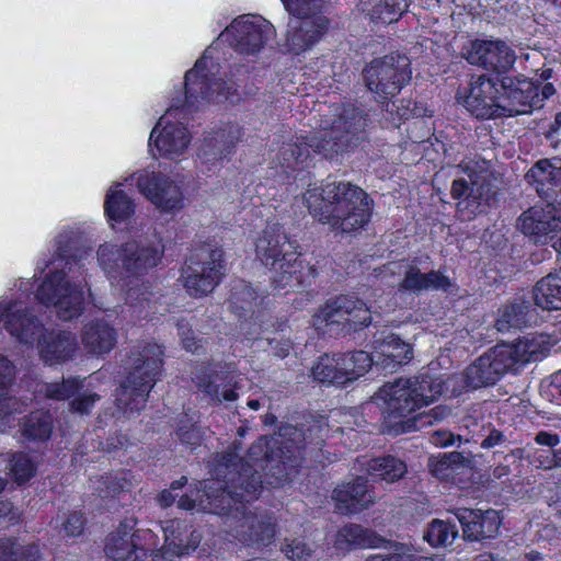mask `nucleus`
I'll use <instances>...</instances> for the list:
<instances>
[{
  "instance_id": "nucleus-1",
  "label": "nucleus",
  "mask_w": 561,
  "mask_h": 561,
  "mask_svg": "<svg viewBox=\"0 0 561 561\" xmlns=\"http://www.w3.org/2000/svg\"><path fill=\"white\" fill-rule=\"evenodd\" d=\"M209 54L207 49L186 72L184 102L173 100L150 133L149 146L153 145L162 158L180 160L188 149L192 137L184 123V110L222 102L233 94V83L224 79L220 66Z\"/></svg>"
},
{
  "instance_id": "nucleus-2",
  "label": "nucleus",
  "mask_w": 561,
  "mask_h": 561,
  "mask_svg": "<svg viewBox=\"0 0 561 561\" xmlns=\"http://www.w3.org/2000/svg\"><path fill=\"white\" fill-rule=\"evenodd\" d=\"M554 343L556 340L548 334L530 333L512 344L496 345L476 359L461 374H455L444 380V390L458 396L465 391L493 386L506 373L540 359Z\"/></svg>"
},
{
  "instance_id": "nucleus-3",
  "label": "nucleus",
  "mask_w": 561,
  "mask_h": 561,
  "mask_svg": "<svg viewBox=\"0 0 561 561\" xmlns=\"http://www.w3.org/2000/svg\"><path fill=\"white\" fill-rule=\"evenodd\" d=\"M250 470L242 466V473L239 474L241 481L233 491H227L219 481L205 482L203 490H196L190 494L181 496L179 507L183 510H194L209 512L214 514H227L237 518L236 537L247 541L270 540L274 534V525L270 520H259L255 516L241 512L243 501L249 502L257 497L262 490V481L257 473L248 474Z\"/></svg>"
},
{
  "instance_id": "nucleus-4",
  "label": "nucleus",
  "mask_w": 561,
  "mask_h": 561,
  "mask_svg": "<svg viewBox=\"0 0 561 561\" xmlns=\"http://www.w3.org/2000/svg\"><path fill=\"white\" fill-rule=\"evenodd\" d=\"M78 241V233L71 229L57 236V252L67 260L68 271H49L36 291L37 300L45 306H54L58 318L64 321L78 318L83 312L84 275L92 255L89 249L77 247Z\"/></svg>"
},
{
  "instance_id": "nucleus-5",
  "label": "nucleus",
  "mask_w": 561,
  "mask_h": 561,
  "mask_svg": "<svg viewBox=\"0 0 561 561\" xmlns=\"http://www.w3.org/2000/svg\"><path fill=\"white\" fill-rule=\"evenodd\" d=\"M333 118L321 121L322 130L318 136L310 138L309 144L298 141L283 142L272 156L275 167H279L284 173L296 170L309 157V147L314 151L332 157L351 148L365 131L367 126L366 115L354 105L334 106Z\"/></svg>"
},
{
  "instance_id": "nucleus-6",
  "label": "nucleus",
  "mask_w": 561,
  "mask_h": 561,
  "mask_svg": "<svg viewBox=\"0 0 561 561\" xmlns=\"http://www.w3.org/2000/svg\"><path fill=\"white\" fill-rule=\"evenodd\" d=\"M310 214L342 232H354L370 220L373 206L367 193L350 182L310 186L304 194Z\"/></svg>"
},
{
  "instance_id": "nucleus-7",
  "label": "nucleus",
  "mask_w": 561,
  "mask_h": 561,
  "mask_svg": "<svg viewBox=\"0 0 561 561\" xmlns=\"http://www.w3.org/2000/svg\"><path fill=\"white\" fill-rule=\"evenodd\" d=\"M163 347L157 343L137 344L130 352L128 376L115 393L117 409L130 415L145 407L147 397L163 369Z\"/></svg>"
},
{
  "instance_id": "nucleus-8",
  "label": "nucleus",
  "mask_w": 561,
  "mask_h": 561,
  "mask_svg": "<svg viewBox=\"0 0 561 561\" xmlns=\"http://www.w3.org/2000/svg\"><path fill=\"white\" fill-rule=\"evenodd\" d=\"M444 390L443 380L426 374L411 378H399L383 385L375 399L381 403L389 417H407L416 410L431 404Z\"/></svg>"
},
{
  "instance_id": "nucleus-9",
  "label": "nucleus",
  "mask_w": 561,
  "mask_h": 561,
  "mask_svg": "<svg viewBox=\"0 0 561 561\" xmlns=\"http://www.w3.org/2000/svg\"><path fill=\"white\" fill-rule=\"evenodd\" d=\"M255 254L265 266L274 270L278 287L300 284L302 262L279 226H270L261 232L255 241Z\"/></svg>"
},
{
  "instance_id": "nucleus-10",
  "label": "nucleus",
  "mask_w": 561,
  "mask_h": 561,
  "mask_svg": "<svg viewBox=\"0 0 561 561\" xmlns=\"http://www.w3.org/2000/svg\"><path fill=\"white\" fill-rule=\"evenodd\" d=\"M286 11L296 19L290 20L286 45L294 54L312 48L329 28L330 21L322 14L324 0H282Z\"/></svg>"
},
{
  "instance_id": "nucleus-11",
  "label": "nucleus",
  "mask_w": 561,
  "mask_h": 561,
  "mask_svg": "<svg viewBox=\"0 0 561 561\" xmlns=\"http://www.w3.org/2000/svg\"><path fill=\"white\" fill-rule=\"evenodd\" d=\"M466 176L453 182L451 194L460 199L457 210L462 219L470 220L482 213L490 195V162L484 159H469L460 164Z\"/></svg>"
},
{
  "instance_id": "nucleus-12",
  "label": "nucleus",
  "mask_w": 561,
  "mask_h": 561,
  "mask_svg": "<svg viewBox=\"0 0 561 561\" xmlns=\"http://www.w3.org/2000/svg\"><path fill=\"white\" fill-rule=\"evenodd\" d=\"M411 75L410 60L401 55L374 59L363 71L366 88L379 103L397 95L410 81Z\"/></svg>"
},
{
  "instance_id": "nucleus-13",
  "label": "nucleus",
  "mask_w": 561,
  "mask_h": 561,
  "mask_svg": "<svg viewBox=\"0 0 561 561\" xmlns=\"http://www.w3.org/2000/svg\"><path fill=\"white\" fill-rule=\"evenodd\" d=\"M158 537L150 529L134 531V524L122 523L113 531L105 546V553L112 561H151L160 556Z\"/></svg>"
},
{
  "instance_id": "nucleus-14",
  "label": "nucleus",
  "mask_w": 561,
  "mask_h": 561,
  "mask_svg": "<svg viewBox=\"0 0 561 561\" xmlns=\"http://www.w3.org/2000/svg\"><path fill=\"white\" fill-rule=\"evenodd\" d=\"M554 93L551 83L541 88L533 79L504 78L501 81L500 116L528 114L540 108L543 101Z\"/></svg>"
},
{
  "instance_id": "nucleus-15",
  "label": "nucleus",
  "mask_w": 561,
  "mask_h": 561,
  "mask_svg": "<svg viewBox=\"0 0 561 561\" xmlns=\"http://www.w3.org/2000/svg\"><path fill=\"white\" fill-rule=\"evenodd\" d=\"M274 33L273 24L262 16L241 15L221 32L220 38L241 54H255L264 47Z\"/></svg>"
},
{
  "instance_id": "nucleus-16",
  "label": "nucleus",
  "mask_w": 561,
  "mask_h": 561,
  "mask_svg": "<svg viewBox=\"0 0 561 561\" xmlns=\"http://www.w3.org/2000/svg\"><path fill=\"white\" fill-rule=\"evenodd\" d=\"M138 191L157 208L165 213L183 208V191L170 176L153 170H140L131 176Z\"/></svg>"
},
{
  "instance_id": "nucleus-17",
  "label": "nucleus",
  "mask_w": 561,
  "mask_h": 561,
  "mask_svg": "<svg viewBox=\"0 0 561 561\" xmlns=\"http://www.w3.org/2000/svg\"><path fill=\"white\" fill-rule=\"evenodd\" d=\"M224 272L222 253L213 250L197 260L191 257L182 270V280L191 296L201 297L213 291Z\"/></svg>"
},
{
  "instance_id": "nucleus-18",
  "label": "nucleus",
  "mask_w": 561,
  "mask_h": 561,
  "mask_svg": "<svg viewBox=\"0 0 561 561\" xmlns=\"http://www.w3.org/2000/svg\"><path fill=\"white\" fill-rule=\"evenodd\" d=\"M501 87L497 88L496 82L485 75L472 77L468 87L461 89L457 93V100L468 112L478 118L499 117Z\"/></svg>"
},
{
  "instance_id": "nucleus-19",
  "label": "nucleus",
  "mask_w": 561,
  "mask_h": 561,
  "mask_svg": "<svg viewBox=\"0 0 561 561\" xmlns=\"http://www.w3.org/2000/svg\"><path fill=\"white\" fill-rule=\"evenodd\" d=\"M0 328L20 343L33 345L43 324L20 300H0Z\"/></svg>"
},
{
  "instance_id": "nucleus-20",
  "label": "nucleus",
  "mask_w": 561,
  "mask_h": 561,
  "mask_svg": "<svg viewBox=\"0 0 561 561\" xmlns=\"http://www.w3.org/2000/svg\"><path fill=\"white\" fill-rule=\"evenodd\" d=\"M313 319L317 327L341 324L356 330L369 324L370 311L362 300L344 296L329 301Z\"/></svg>"
},
{
  "instance_id": "nucleus-21",
  "label": "nucleus",
  "mask_w": 561,
  "mask_h": 561,
  "mask_svg": "<svg viewBox=\"0 0 561 561\" xmlns=\"http://www.w3.org/2000/svg\"><path fill=\"white\" fill-rule=\"evenodd\" d=\"M163 251L157 236L128 241L123 245V270L131 275H142L161 262Z\"/></svg>"
},
{
  "instance_id": "nucleus-22",
  "label": "nucleus",
  "mask_w": 561,
  "mask_h": 561,
  "mask_svg": "<svg viewBox=\"0 0 561 561\" xmlns=\"http://www.w3.org/2000/svg\"><path fill=\"white\" fill-rule=\"evenodd\" d=\"M382 277L388 275L403 276L399 283L400 290H411L419 293L426 289L448 290L453 283L440 272L432 271L431 273L423 274L421 271L411 266L405 262H390L383 266L381 271Z\"/></svg>"
},
{
  "instance_id": "nucleus-23",
  "label": "nucleus",
  "mask_w": 561,
  "mask_h": 561,
  "mask_svg": "<svg viewBox=\"0 0 561 561\" xmlns=\"http://www.w3.org/2000/svg\"><path fill=\"white\" fill-rule=\"evenodd\" d=\"M472 65L497 73L508 71L516 60L515 51L503 41H474L467 53Z\"/></svg>"
},
{
  "instance_id": "nucleus-24",
  "label": "nucleus",
  "mask_w": 561,
  "mask_h": 561,
  "mask_svg": "<svg viewBox=\"0 0 561 561\" xmlns=\"http://www.w3.org/2000/svg\"><path fill=\"white\" fill-rule=\"evenodd\" d=\"M518 227L536 243H546L552 234L561 230V209L548 204L534 206L518 218Z\"/></svg>"
},
{
  "instance_id": "nucleus-25",
  "label": "nucleus",
  "mask_w": 561,
  "mask_h": 561,
  "mask_svg": "<svg viewBox=\"0 0 561 561\" xmlns=\"http://www.w3.org/2000/svg\"><path fill=\"white\" fill-rule=\"evenodd\" d=\"M457 518L462 525L463 537L471 541L494 537L502 523L495 510H460Z\"/></svg>"
},
{
  "instance_id": "nucleus-26",
  "label": "nucleus",
  "mask_w": 561,
  "mask_h": 561,
  "mask_svg": "<svg viewBox=\"0 0 561 561\" xmlns=\"http://www.w3.org/2000/svg\"><path fill=\"white\" fill-rule=\"evenodd\" d=\"M37 348L45 364H60L72 358L77 351V340L68 331H46L41 334Z\"/></svg>"
},
{
  "instance_id": "nucleus-27",
  "label": "nucleus",
  "mask_w": 561,
  "mask_h": 561,
  "mask_svg": "<svg viewBox=\"0 0 561 561\" xmlns=\"http://www.w3.org/2000/svg\"><path fill=\"white\" fill-rule=\"evenodd\" d=\"M333 500L336 511L343 515L357 513L374 502L367 481L363 477L335 488Z\"/></svg>"
},
{
  "instance_id": "nucleus-28",
  "label": "nucleus",
  "mask_w": 561,
  "mask_h": 561,
  "mask_svg": "<svg viewBox=\"0 0 561 561\" xmlns=\"http://www.w3.org/2000/svg\"><path fill=\"white\" fill-rule=\"evenodd\" d=\"M161 528L164 534V546L160 549V556L164 560L173 561L190 549H195L201 541V535L193 531L191 539L184 543L183 530L185 526L178 519L164 522Z\"/></svg>"
},
{
  "instance_id": "nucleus-29",
  "label": "nucleus",
  "mask_w": 561,
  "mask_h": 561,
  "mask_svg": "<svg viewBox=\"0 0 561 561\" xmlns=\"http://www.w3.org/2000/svg\"><path fill=\"white\" fill-rule=\"evenodd\" d=\"M371 355L374 363L385 369L393 370L397 366L410 360L412 348L410 344L391 334L376 346V351Z\"/></svg>"
},
{
  "instance_id": "nucleus-30",
  "label": "nucleus",
  "mask_w": 561,
  "mask_h": 561,
  "mask_svg": "<svg viewBox=\"0 0 561 561\" xmlns=\"http://www.w3.org/2000/svg\"><path fill=\"white\" fill-rule=\"evenodd\" d=\"M81 339L89 353L102 355L115 346L116 332L107 322L96 320L84 325Z\"/></svg>"
},
{
  "instance_id": "nucleus-31",
  "label": "nucleus",
  "mask_w": 561,
  "mask_h": 561,
  "mask_svg": "<svg viewBox=\"0 0 561 561\" xmlns=\"http://www.w3.org/2000/svg\"><path fill=\"white\" fill-rule=\"evenodd\" d=\"M385 539L359 525H346L341 528L334 545L339 550L347 551L354 548H380Z\"/></svg>"
},
{
  "instance_id": "nucleus-32",
  "label": "nucleus",
  "mask_w": 561,
  "mask_h": 561,
  "mask_svg": "<svg viewBox=\"0 0 561 561\" xmlns=\"http://www.w3.org/2000/svg\"><path fill=\"white\" fill-rule=\"evenodd\" d=\"M359 466L365 468L373 480L387 483L401 479L407 472L405 463L393 456L378 457L370 460L363 459L359 461Z\"/></svg>"
},
{
  "instance_id": "nucleus-33",
  "label": "nucleus",
  "mask_w": 561,
  "mask_h": 561,
  "mask_svg": "<svg viewBox=\"0 0 561 561\" xmlns=\"http://www.w3.org/2000/svg\"><path fill=\"white\" fill-rule=\"evenodd\" d=\"M534 299L542 309H561V268L541 278L535 286Z\"/></svg>"
},
{
  "instance_id": "nucleus-34",
  "label": "nucleus",
  "mask_w": 561,
  "mask_h": 561,
  "mask_svg": "<svg viewBox=\"0 0 561 561\" xmlns=\"http://www.w3.org/2000/svg\"><path fill=\"white\" fill-rule=\"evenodd\" d=\"M527 176L537 183L538 192L548 194L561 185V159L538 161Z\"/></svg>"
},
{
  "instance_id": "nucleus-35",
  "label": "nucleus",
  "mask_w": 561,
  "mask_h": 561,
  "mask_svg": "<svg viewBox=\"0 0 561 561\" xmlns=\"http://www.w3.org/2000/svg\"><path fill=\"white\" fill-rule=\"evenodd\" d=\"M121 183H114L107 191L104 202V210L112 221H124L128 219L135 210L133 201L118 190Z\"/></svg>"
},
{
  "instance_id": "nucleus-36",
  "label": "nucleus",
  "mask_w": 561,
  "mask_h": 561,
  "mask_svg": "<svg viewBox=\"0 0 561 561\" xmlns=\"http://www.w3.org/2000/svg\"><path fill=\"white\" fill-rule=\"evenodd\" d=\"M371 0H360L359 7L373 21L392 23L408 9L407 0H375L370 9Z\"/></svg>"
},
{
  "instance_id": "nucleus-37",
  "label": "nucleus",
  "mask_w": 561,
  "mask_h": 561,
  "mask_svg": "<svg viewBox=\"0 0 561 561\" xmlns=\"http://www.w3.org/2000/svg\"><path fill=\"white\" fill-rule=\"evenodd\" d=\"M340 371L343 375V383L354 381L363 376L370 368L374 363L373 355L364 351H357L347 354L336 355Z\"/></svg>"
},
{
  "instance_id": "nucleus-38",
  "label": "nucleus",
  "mask_w": 561,
  "mask_h": 561,
  "mask_svg": "<svg viewBox=\"0 0 561 561\" xmlns=\"http://www.w3.org/2000/svg\"><path fill=\"white\" fill-rule=\"evenodd\" d=\"M381 547L385 551L370 554L365 561H433L404 543L385 540Z\"/></svg>"
},
{
  "instance_id": "nucleus-39",
  "label": "nucleus",
  "mask_w": 561,
  "mask_h": 561,
  "mask_svg": "<svg viewBox=\"0 0 561 561\" xmlns=\"http://www.w3.org/2000/svg\"><path fill=\"white\" fill-rule=\"evenodd\" d=\"M38 549L16 539L0 538V561H37Z\"/></svg>"
},
{
  "instance_id": "nucleus-40",
  "label": "nucleus",
  "mask_w": 561,
  "mask_h": 561,
  "mask_svg": "<svg viewBox=\"0 0 561 561\" xmlns=\"http://www.w3.org/2000/svg\"><path fill=\"white\" fill-rule=\"evenodd\" d=\"M312 376L322 383L344 386L336 355H323L312 367Z\"/></svg>"
},
{
  "instance_id": "nucleus-41",
  "label": "nucleus",
  "mask_w": 561,
  "mask_h": 561,
  "mask_svg": "<svg viewBox=\"0 0 561 561\" xmlns=\"http://www.w3.org/2000/svg\"><path fill=\"white\" fill-rule=\"evenodd\" d=\"M458 535V529L455 524L450 522L434 519L424 538L433 547L448 546L451 545Z\"/></svg>"
},
{
  "instance_id": "nucleus-42",
  "label": "nucleus",
  "mask_w": 561,
  "mask_h": 561,
  "mask_svg": "<svg viewBox=\"0 0 561 561\" xmlns=\"http://www.w3.org/2000/svg\"><path fill=\"white\" fill-rule=\"evenodd\" d=\"M51 433V416L48 413H32L23 424V435L28 439H47Z\"/></svg>"
},
{
  "instance_id": "nucleus-43",
  "label": "nucleus",
  "mask_w": 561,
  "mask_h": 561,
  "mask_svg": "<svg viewBox=\"0 0 561 561\" xmlns=\"http://www.w3.org/2000/svg\"><path fill=\"white\" fill-rule=\"evenodd\" d=\"M527 322L526 307L523 304H512L500 311L495 325L497 331L505 332L510 329H520Z\"/></svg>"
},
{
  "instance_id": "nucleus-44",
  "label": "nucleus",
  "mask_w": 561,
  "mask_h": 561,
  "mask_svg": "<svg viewBox=\"0 0 561 561\" xmlns=\"http://www.w3.org/2000/svg\"><path fill=\"white\" fill-rule=\"evenodd\" d=\"M1 462H8L5 469H8L10 474L20 483L31 479L35 472L34 462L24 454L0 456V463Z\"/></svg>"
},
{
  "instance_id": "nucleus-45",
  "label": "nucleus",
  "mask_w": 561,
  "mask_h": 561,
  "mask_svg": "<svg viewBox=\"0 0 561 561\" xmlns=\"http://www.w3.org/2000/svg\"><path fill=\"white\" fill-rule=\"evenodd\" d=\"M80 387L81 381L78 378H68L61 382L43 383L38 392L47 399L66 400L77 393Z\"/></svg>"
},
{
  "instance_id": "nucleus-46",
  "label": "nucleus",
  "mask_w": 561,
  "mask_h": 561,
  "mask_svg": "<svg viewBox=\"0 0 561 561\" xmlns=\"http://www.w3.org/2000/svg\"><path fill=\"white\" fill-rule=\"evenodd\" d=\"M98 263L105 273H113L118 267L123 268V247L113 243H103L96 252Z\"/></svg>"
},
{
  "instance_id": "nucleus-47",
  "label": "nucleus",
  "mask_w": 561,
  "mask_h": 561,
  "mask_svg": "<svg viewBox=\"0 0 561 561\" xmlns=\"http://www.w3.org/2000/svg\"><path fill=\"white\" fill-rule=\"evenodd\" d=\"M194 380L198 389L205 392L210 398V400L215 402H230L238 399V393L234 392L232 389H226L224 391H220L219 386L216 385L214 380H210L209 378L199 377L198 375H196Z\"/></svg>"
},
{
  "instance_id": "nucleus-48",
  "label": "nucleus",
  "mask_w": 561,
  "mask_h": 561,
  "mask_svg": "<svg viewBox=\"0 0 561 561\" xmlns=\"http://www.w3.org/2000/svg\"><path fill=\"white\" fill-rule=\"evenodd\" d=\"M130 283L133 285L128 284L126 289V302L129 304L131 308H135V311L140 316L145 304L149 301L150 293L140 279L136 278Z\"/></svg>"
},
{
  "instance_id": "nucleus-49",
  "label": "nucleus",
  "mask_w": 561,
  "mask_h": 561,
  "mask_svg": "<svg viewBox=\"0 0 561 561\" xmlns=\"http://www.w3.org/2000/svg\"><path fill=\"white\" fill-rule=\"evenodd\" d=\"M531 458L537 468L552 469L561 467V450L536 449Z\"/></svg>"
},
{
  "instance_id": "nucleus-50",
  "label": "nucleus",
  "mask_w": 561,
  "mask_h": 561,
  "mask_svg": "<svg viewBox=\"0 0 561 561\" xmlns=\"http://www.w3.org/2000/svg\"><path fill=\"white\" fill-rule=\"evenodd\" d=\"M96 483L95 490L99 492V495L103 497L112 496L123 491L127 484L126 480L119 479L117 476L113 474L101 477Z\"/></svg>"
},
{
  "instance_id": "nucleus-51",
  "label": "nucleus",
  "mask_w": 561,
  "mask_h": 561,
  "mask_svg": "<svg viewBox=\"0 0 561 561\" xmlns=\"http://www.w3.org/2000/svg\"><path fill=\"white\" fill-rule=\"evenodd\" d=\"M282 550L288 559L294 561H304L312 552V549L301 539L286 540Z\"/></svg>"
},
{
  "instance_id": "nucleus-52",
  "label": "nucleus",
  "mask_w": 561,
  "mask_h": 561,
  "mask_svg": "<svg viewBox=\"0 0 561 561\" xmlns=\"http://www.w3.org/2000/svg\"><path fill=\"white\" fill-rule=\"evenodd\" d=\"M270 443H273V446L284 444L283 442L278 440L276 438H272L271 440H268L265 437L260 438L255 444H253L250 447L249 454H248V461L249 462H259L264 459L270 460L271 456L267 454Z\"/></svg>"
},
{
  "instance_id": "nucleus-53",
  "label": "nucleus",
  "mask_w": 561,
  "mask_h": 561,
  "mask_svg": "<svg viewBox=\"0 0 561 561\" xmlns=\"http://www.w3.org/2000/svg\"><path fill=\"white\" fill-rule=\"evenodd\" d=\"M14 376V364L7 356L0 354V398L7 394L9 387L13 383Z\"/></svg>"
},
{
  "instance_id": "nucleus-54",
  "label": "nucleus",
  "mask_w": 561,
  "mask_h": 561,
  "mask_svg": "<svg viewBox=\"0 0 561 561\" xmlns=\"http://www.w3.org/2000/svg\"><path fill=\"white\" fill-rule=\"evenodd\" d=\"M100 400V396L84 391L80 393L72 402L71 409L80 414H88L95 405V403Z\"/></svg>"
},
{
  "instance_id": "nucleus-55",
  "label": "nucleus",
  "mask_w": 561,
  "mask_h": 561,
  "mask_svg": "<svg viewBox=\"0 0 561 561\" xmlns=\"http://www.w3.org/2000/svg\"><path fill=\"white\" fill-rule=\"evenodd\" d=\"M84 519L79 513H71L65 523H62L64 531L67 536H79L83 530Z\"/></svg>"
},
{
  "instance_id": "nucleus-56",
  "label": "nucleus",
  "mask_w": 561,
  "mask_h": 561,
  "mask_svg": "<svg viewBox=\"0 0 561 561\" xmlns=\"http://www.w3.org/2000/svg\"><path fill=\"white\" fill-rule=\"evenodd\" d=\"M179 334L181 336L183 347L186 351L195 353L202 347V345L198 343V341H196L193 332L191 331V329L187 325L180 323L179 324Z\"/></svg>"
},
{
  "instance_id": "nucleus-57",
  "label": "nucleus",
  "mask_w": 561,
  "mask_h": 561,
  "mask_svg": "<svg viewBox=\"0 0 561 561\" xmlns=\"http://www.w3.org/2000/svg\"><path fill=\"white\" fill-rule=\"evenodd\" d=\"M240 448L233 445L232 449L224 454L219 459V466L225 467L229 470H236L239 465L242 463V459L239 456Z\"/></svg>"
},
{
  "instance_id": "nucleus-58",
  "label": "nucleus",
  "mask_w": 561,
  "mask_h": 561,
  "mask_svg": "<svg viewBox=\"0 0 561 561\" xmlns=\"http://www.w3.org/2000/svg\"><path fill=\"white\" fill-rule=\"evenodd\" d=\"M547 391L551 396V400L561 404V370L552 375L547 386Z\"/></svg>"
},
{
  "instance_id": "nucleus-59",
  "label": "nucleus",
  "mask_w": 561,
  "mask_h": 561,
  "mask_svg": "<svg viewBox=\"0 0 561 561\" xmlns=\"http://www.w3.org/2000/svg\"><path fill=\"white\" fill-rule=\"evenodd\" d=\"M460 437H456L451 433L448 432H435L432 437L431 442L440 447L451 446L455 444L456 440H459Z\"/></svg>"
},
{
  "instance_id": "nucleus-60",
  "label": "nucleus",
  "mask_w": 561,
  "mask_h": 561,
  "mask_svg": "<svg viewBox=\"0 0 561 561\" xmlns=\"http://www.w3.org/2000/svg\"><path fill=\"white\" fill-rule=\"evenodd\" d=\"M535 440L537 444L548 447H554L560 443V438L557 434H552L546 431L537 433Z\"/></svg>"
},
{
  "instance_id": "nucleus-61",
  "label": "nucleus",
  "mask_w": 561,
  "mask_h": 561,
  "mask_svg": "<svg viewBox=\"0 0 561 561\" xmlns=\"http://www.w3.org/2000/svg\"><path fill=\"white\" fill-rule=\"evenodd\" d=\"M411 102H408L407 105L397 106V117H392V121H402L408 119L412 114L413 111L411 108ZM393 107H396V104L392 103L391 108H389V104H387V112H389L391 115L393 114Z\"/></svg>"
},
{
  "instance_id": "nucleus-62",
  "label": "nucleus",
  "mask_w": 561,
  "mask_h": 561,
  "mask_svg": "<svg viewBox=\"0 0 561 561\" xmlns=\"http://www.w3.org/2000/svg\"><path fill=\"white\" fill-rule=\"evenodd\" d=\"M504 440V436L501 432L493 430L490 432V434L482 440L481 447L482 448H492L494 446H497L502 444Z\"/></svg>"
},
{
  "instance_id": "nucleus-63",
  "label": "nucleus",
  "mask_w": 561,
  "mask_h": 561,
  "mask_svg": "<svg viewBox=\"0 0 561 561\" xmlns=\"http://www.w3.org/2000/svg\"><path fill=\"white\" fill-rule=\"evenodd\" d=\"M179 437L184 443H187L190 445H195L198 439V430L195 427L190 431H184L183 428H180Z\"/></svg>"
},
{
  "instance_id": "nucleus-64",
  "label": "nucleus",
  "mask_w": 561,
  "mask_h": 561,
  "mask_svg": "<svg viewBox=\"0 0 561 561\" xmlns=\"http://www.w3.org/2000/svg\"><path fill=\"white\" fill-rule=\"evenodd\" d=\"M174 501H175V496L169 490L162 491L159 496V503L163 507L170 506Z\"/></svg>"
}]
</instances>
